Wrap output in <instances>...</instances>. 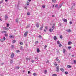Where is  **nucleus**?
<instances>
[{
    "label": "nucleus",
    "instance_id": "36",
    "mask_svg": "<svg viewBox=\"0 0 76 76\" xmlns=\"http://www.w3.org/2000/svg\"><path fill=\"white\" fill-rule=\"evenodd\" d=\"M27 15L29 16V15H30V13L29 12H28L27 13Z\"/></svg>",
    "mask_w": 76,
    "mask_h": 76
},
{
    "label": "nucleus",
    "instance_id": "34",
    "mask_svg": "<svg viewBox=\"0 0 76 76\" xmlns=\"http://www.w3.org/2000/svg\"><path fill=\"white\" fill-rule=\"evenodd\" d=\"M60 38H61V39H62V38H63V36H60Z\"/></svg>",
    "mask_w": 76,
    "mask_h": 76
},
{
    "label": "nucleus",
    "instance_id": "31",
    "mask_svg": "<svg viewBox=\"0 0 76 76\" xmlns=\"http://www.w3.org/2000/svg\"><path fill=\"white\" fill-rule=\"evenodd\" d=\"M38 37L39 38H42V37H41V35H39Z\"/></svg>",
    "mask_w": 76,
    "mask_h": 76
},
{
    "label": "nucleus",
    "instance_id": "37",
    "mask_svg": "<svg viewBox=\"0 0 76 76\" xmlns=\"http://www.w3.org/2000/svg\"><path fill=\"white\" fill-rule=\"evenodd\" d=\"M29 2H27V5L28 6V5H29Z\"/></svg>",
    "mask_w": 76,
    "mask_h": 76
},
{
    "label": "nucleus",
    "instance_id": "5",
    "mask_svg": "<svg viewBox=\"0 0 76 76\" xmlns=\"http://www.w3.org/2000/svg\"><path fill=\"white\" fill-rule=\"evenodd\" d=\"M56 69H57L56 72H58L60 71V69H59L58 66H57L56 67Z\"/></svg>",
    "mask_w": 76,
    "mask_h": 76
},
{
    "label": "nucleus",
    "instance_id": "33",
    "mask_svg": "<svg viewBox=\"0 0 76 76\" xmlns=\"http://www.w3.org/2000/svg\"><path fill=\"white\" fill-rule=\"evenodd\" d=\"M13 44H14V43H15L16 42V40H13Z\"/></svg>",
    "mask_w": 76,
    "mask_h": 76
},
{
    "label": "nucleus",
    "instance_id": "30",
    "mask_svg": "<svg viewBox=\"0 0 76 76\" xmlns=\"http://www.w3.org/2000/svg\"><path fill=\"white\" fill-rule=\"evenodd\" d=\"M20 48V50H22V49H23V47H22V46H21Z\"/></svg>",
    "mask_w": 76,
    "mask_h": 76
},
{
    "label": "nucleus",
    "instance_id": "25",
    "mask_svg": "<svg viewBox=\"0 0 76 76\" xmlns=\"http://www.w3.org/2000/svg\"><path fill=\"white\" fill-rule=\"evenodd\" d=\"M43 26H42L41 27H40V28H39V29L40 30H42V28H43Z\"/></svg>",
    "mask_w": 76,
    "mask_h": 76
},
{
    "label": "nucleus",
    "instance_id": "22",
    "mask_svg": "<svg viewBox=\"0 0 76 76\" xmlns=\"http://www.w3.org/2000/svg\"><path fill=\"white\" fill-rule=\"evenodd\" d=\"M10 38H13V36L11 35L10 36Z\"/></svg>",
    "mask_w": 76,
    "mask_h": 76
},
{
    "label": "nucleus",
    "instance_id": "35",
    "mask_svg": "<svg viewBox=\"0 0 76 76\" xmlns=\"http://www.w3.org/2000/svg\"><path fill=\"white\" fill-rule=\"evenodd\" d=\"M68 48H69V49H70V48H71L72 47L69 46V47H68Z\"/></svg>",
    "mask_w": 76,
    "mask_h": 76
},
{
    "label": "nucleus",
    "instance_id": "50",
    "mask_svg": "<svg viewBox=\"0 0 76 76\" xmlns=\"http://www.w3.org/2000/svg\"><path fill=\"white\" fill-rule=\"evenodd\" d=\"M35 44H37V43H38V41H37L35 42Z\"/></svg>",
    "mask_w": 76,
    "mask_h": 76
},
{
    "label": "nucleus",
    "instance_id": "39",
    "mask_svg": "<svg viewBox=\"0 0 76 76\" xmlns=\"http://www.w3.org/2000/svg\"><path fill=\"white\" fill-rule=\"evenodd\" d=\"M9 24H7V27H9Z\"/></svg>",
    "mask_w": 76,
    "mask_h": 76
},
{
    "label": "nucleus",
    "instance_id": "20",
    "mask_svg": "<svg viewBox=\"0 0 76 76\" xmlns=\"http://www.w3.org/2000/svg\"><path fill=\"white\" fill-rule=\"evenodd\" d=\"M13 60H12L10 61V64H12V63H13Z\"/></svg>",
    "mask_w": 76,
    "mask_h": 76
},
{
    "label": "nucleus",
    "instance_id": "51",
    "mask_svg": "<svg viewBox=\"0 0 76 76\" xmlns=\"http://www.w3.org/2000/svg\"><path fill=\"white\" fill-rule=\"evenodd\" d=\"M45 28L46 29H48V28L47 27V26H46L45 27Z\"/></svg>",
    "mask_w": 76,
    "mask_h": 76
},
{
    "label": "nucleus",
    "instance_id": "44",
    "mask_svg": "<svg viewBox=\"0 0 76 76\" xmlns=\"http://www.w3.org/2000/svg\"><path fill=\"white\" fill-rule=\"evenodd\" d=\"M74 63H75V64H76V60H74Z\"/></svg>",
    "mask_w": 76,
    "mask_h": 76
},
{
    "label": "nucleus",
    "instance_id": "13",
    "mask_svg": "<svg viewBox=\"0 0 76 76\" xmlns=\"http://www.w3.org/2000/svg\"><path fill=\"white\" fill-rule=\"evenodd\" d=\"M2 34H4V33H7V31H2L1 32Z\"/></svg>",
    "mask_w": 76,
    "mask_h": 76
},
{
    "label": "nucleus",
    "instance_id": "45",
    "mask_svg": "<svg viewBox=\"0 0 76 76\" xmlns=\"http://www.w3.org/2000/svg\"><path fill=\"white\" fill-rule=\"evenodd\" d=\"M57 6H58V4H56V5L55 6V7H57Z\"/></svg>",
    "mask_w": 76,
    "mask_h": 76
},
{
    "label": "nucleus",
    "instance_id": "9",
    "mask_svg": "<svg viewBox=\"0 0 76 76\" xmlns=\"http://www.w3.org/2000/svg\"><path fill=\"white\" fill-rule=\"evenodd\" d=\"M66 31L67 32H71V30L69 29H68L67 30H66Z\"/></svg>",
    "mask_w": 76,
    "mask_h": 76
},
{
    "label": "nucleus",
    "instance_id": "32",
    "mask_svg": "<svg viewBox=\"0 0 76 76\" xmlns=\"http://www.w3.org/2000/svg\"><path fill=\"white\" fill-rule=\"evenodd\" d=\"M47 72V70H45V74H46Z\"/></svg>",
    "mask_w": 76,
    "mask_h": 76
},
{
    "label": "nucleus",
    "instance_id": "7",
    "mask_svg": "<svg viewBox=\"0 0 76 76\" xmlns=\"http://www.w3.org/2000/svg\"><path fill=\"white\" fill-rule=\"evenodd\" d=\"M5 19L6 20H7V19L8 18V17H7V15H5Z\"/></svg>",
    "mask_w": 76,
    "mask_h": 76
},
{
    "label": "nucleus",
    "instance_id": "62",
    "mask_svg": "<svg viewBox=\"0 0 76 76\" xmlns=\"http://www.w3.org/2000/svg\"><path fill=\"white\" fill-rule=\"evenodd\" d=\"M46 30H44V32H46Z\"/></svg>",
    "mask_w": 76,
    "mask_h": 76
},
{
    "label": "nucleus",
    "instance_id": "1",
    "mask_svg": "<svg viewBox=\"0 0 76 76\" xmlns=\"http://www.w3.org/2000/svg\"><path fill=\"white\" fill-rule=\"evenodd\" d=\"M5 40L6 38H5V37H4L3 39H0V41H1V42H3V41H4Z\"/></svg>",
    "mask_w": 76,
    "mask_h": 76
},
{
    "label": "nucleus",
    "instance_id": "42",
    "mask_svg": "<svg viewBox=\"0 0 76 76\" xmlns=\"http://www.w3.org/2000/svg\"><path fill=\"white\" fill-rule=\"evenodd\" d=\"M29 28V26H27L26 27V28Z\"/></svg>",
    "mask_w": 76,
    "mask_h": 76
},
{
    "label": "nucleus",
    "instance_id": "55",
    "mask_svg": "<svg viewBox=\"0 0 76 76\" xmlns=\"http://www.w3.org/2000/svg\"><path fill=\"white\" fill-rule=\"evenodd\" d=\"M25 9H27V7H24Z\"/></svg>",
    "mask_w": 76,
    "mask_h": 76
},
{
    "label": "nucleus",
    "instance_id": "52",
    "mask_svg": "<svg viewBox=\"0 0 76 76\" xmlns=\"http://www.w3.org/2000/svg\"><path fill=\"white\" fill-rule=\"evenodd\" d=\"M52 28L53 29H54V28H55L54 26H53Z\"/></svg>",
    "mask_w": 76,
    "mask_h": 76
},
{
    "label": "nucleus",
    "instance_id": "53",
    "mask_svg": "<svg viewBox=\"0 0 76 76\" xmlns=\"http://www.w3.org/2000/svg\"><path fill=\"white\" fill-rule=\"evenodd\" d=\"M11 47H12V48H14V46L13 45H12V46H11Z\"/></svg>",
    "mask_w": 76,
    "mask_h": 76
},
{
    "label": "nucleus",
    "instance_id": "60",
    "mask_svg": "<svg viewBox=\"0 0 76 76\" xmlns=\"http://www.w3.org/2000/svg\"><path fill=\"white\" fill-rule=\"evenodd\" d=\"M56 26V24H53V26Z\"/></svg>",
    "mask_w": 76,
    "mask_h": 76
},
{
    "label": "nucleus",
    "instance_id": "15",
    "mask_svg": "<svg viewBox=\"0 0 76 76\" xmlns=\"http://www.w3.org/2000/svg\"><path fill=\"white\" fill-rule=\"evenodd\" d=\"M40 52V51L39 50V48H37V53H39Z\"/></svg>",
    "mask_w": 76,
    "mask_h": 76
},
{
    "label": "nucleus",
    "instance_id": "41",
    "mask_svg": "<svg viewBox=\"0 0 76 76\" xmlns=\"http://www.w3.org/2000/svg\"><path fill=\"white\" fill-rule=\"evenodd\" d=\"M17 51V53H19V52H20V51H19V50H17L16 51Z\"/></svg>",
    "mask_w": 76,
    "mask_h": 76
},
{
    "label": "nucleus",
    "instance_id": "29",
    "mask_svg": "<svg viewBox=\"0 0 76 76\" xmlns=\"http://www.w3.org/2000/svg\"><path fill=\"white\" fill-rule=\"evenodd\" d=\"M20 44L21 45H23V43L22 42H20Z\"/></svg>",
    "mask_w": 76,
    "mask_h": 76
},
{
    "label": "nucleus",
    "instance_id": "26",
    "mask_svg": "<svg viewBox=\"0 0 76 76\" xmlns=\"http://www.w3.org/2000/svg\"><path fill=\"white\" fill-rule=\"evenodd\" d=\"M56 61H58V57L56 58Z\"/></svg>",
    "mask_w": 76,
    "mask_h": 76
},
{
    "label": "nucleus",
    "instance_id": "4",
    "mask_svg": "<svg viewBox=\"0 0 76 76\" xmlns=\"http://www.w3.org/2000/svg\"><path fill=\"white\" fill-rule=\"evenodd\" d=\"M3 29L4 30H7V31H9V28H6V27H3Z\"/></svg>",
    "mask_w": 76,
    "mask_h": 76
},
{
    "label": "nucleus",
    "instance_id": "54",
    "mask_svg": "<svg viewBox=\"0 0 76 76\" xmlns=\"http://www.w3.org/2000/svg\"><path fill=\"white\" fill-rule=\"evenodd\" d=\"M54 65L55 66H57V64H54Z\"/></svg>",
    "mask_w": 76,
    "mask_h": 76
},
{
    "label": "nucleus",
    "instance_id": "64",
    "mask_svg": "<svg viewBox=\"0 0 76 76\" xmlns=\"http://www.w3.org/2000/svg\"><path fill=\"white\" fill-rule=\"evenodd\" d=\"M28 0V1H31V0Z\"/></svg>",
    "mask_w": 76,
    "mask_h": 76
},
{
    "label": "nucleus",
    "instance_id": "27",
    "mask_svg": "<svg viewBox=\"0 0 76 76\" xmlns=\"http://www.w3.org/2000/svg\"><path fill=\"white\" fill-rule=\"evenodd\" d=\"M52 76H57V74H53Z\"/></svg>",
    "mask_w": 76,
    "mask_h": 76
},
{
    "label": "nucleus",
    "instance_id": "56",
    "mask_svg": "<svg viewBox=\"0 0 76 76\" xmlns=\"http://www.w3.org/2000/svg\"><path fill=\"white\" fill-rule=\"evenodd\" d=\"M31 73V72H30V71H28V74H29V73Z\"/></svg>",
    "mask_w": 76,
    "mask_h": 76
},
{
    "label": "nucleus",
    "instance_id": "23",
    "mask_svg": "<svg viewBox=\"0 0 76 76\" xmlns=\"http://www.w3.org/2000/svg\"><path fill=\"white\" fill-rule=\"evenodd\" d=\"M33 75H34V76H37V74H36L35 73H34L33 74Z\"/></svg>",
    "mask_w": 76,
    "mask_h": 76
},
{
    "label": "nucleus",
    "instance_id": "58",
    "mask_svg": "<svg viewBox=\"0 0 76 76\" xmlns=\"http://www.w3.org/2000/svg\"><path fill=\"white\" fill-rule=\"evenodd\" d=\"M8 0H5V1H6V2H7V1H8Z\"/></svg>",
    "mask_w": 76,
    "mask_h": 76
},
{
    "label": "nucleus",
    "instance_id": "48",
    "mask_svg": "<svg viewBox=\"0 0 76 76\" xmlns=\"http://www.w3.org/2000/svg\"><path fill=\"white\" fill-rule=\"evenodd\" d=\"M3 1L2 0V1H1V2H0V4H1V3H3Z\"/></svg>",
    "mask_w": 76,
    "mask_h": 76
},
{
    "label": "nucleus",
    "instance_id": "12",
    "mask_svg": "<svg viewBox=\"0 0 76 76\" xmlns=\"http://www.w3.org/2000/svg\"><path fill=\"white\" fill-rule=\"evenodd\" d=\"M36 27H37V28H39V24L37 23L36 25Z\"/></svg>",
    "mask_w": 76,
    "mask_h": 76
},
{
    "label": "nucleus",
    "instance_id": "11",
    "mask_svg": "<svg viewBox=\"0 0 76 76\" xmlns=\"http://www.w3.org/2000/svg\"><path fill=\"white\" fill-rule=\"evenodd\" d=\"M66 49H63V52L64 53H65V52L66 51Z\"/></svg>",
    "mask_w": 76,
    "mask_h": 76
},
{
    "label": "nucleus",
    "instance_id": "63",
    "mask_svg": "<svg viewBox=\"0 0 76 76\" xmlns=\"http://www.w3.org/2000/svg\"><path fill=\"white\" fill-rule=\"evenodd\" d=\"M54 7V5H53V7Z\"/></svg>",
    "mask_w": 76,
    "mask_h": 76
},
{
    "label": "nucleus",
    "instance_id": "10",
    "mask_svg": "<svg viewBox=\"0 0 76 76\" xmlns=\"http://www.w3.org/2000/svg\"><path fill=\"white\" fill-rule=\"evenodd\" d=\"M60 70H61V71H62V72H64V69L61 68H60Z\"/></svg>",
    "mask_w": 76,
    "mask_h": 76
},
{
    "label": "nucleus",
    "instance_id": "16",
    "mask_svg": "<svg viewBox=\"0 0 76 76\" xmlns=\"http://www.w3.org/2000/svg\"><path fill=\"white\" fill-rule=\"evenodd\" d=\"M15 20H16V22H17V23L18 22V21H19V18H17Z\"/></svg>",
    "mask_w": 76,
    "mask_h": 76
},
{
    "label": "nucleus",
    "instance_id": "18",
    "mask_svg": "<svg viewBox=\"0 0 76 76\" xmlns=\"http://www.w3.org/2000/svg\"><path fill=\"white\" fill-rule=\"evenodd\" d=\"M67 67H68V68H71V67H72V66L69 65H68L67 66Z\"/></svg>",
    "mask_w": 76,
    "mask_h": 76
},
{
    "label": "nucleus",
    "instance_id": "6",
    "mask_svg": "<svg viewBox=\"0 0 76 76\" xmlns=\"http://www.w3.org/2000/svg\"><path fill=\"white\" fill-rule=\"evenodd\" d=\"M63 21H64V22H67V20L65 18L63 19Z\"/></svg>",
    "mask_w": 76,
    "mask_h": 76
},
{
    "label": "nucleus",
    "instance_id": "49",
    "mask_svg": "<svg viewBox=\"0 0 76 76\" xmlns=\"http://www.w3.org/2000/svg\"><path fill=\"white\" fill-rule=\"evenodd\" d=\"M49 63V61L48 60L46 62V63Z\"/></svg>",
    "mask_w": 76,
    "mask_h": 76
},
{
    "label": "nucleus",
    "instance_id": "38",
    "mask_svg": "<svg viewBox=\"0 0 76 76\" xmlns=\"http://www.w3.org/2000/svg\"><path fill=\"white\" fill-rule=\"evenodd\" d=\"M61 46H62V45H61V44H60L59 45V47H61Z\"/></svg>",
    "mask_w": 76,
    "mask_h": 76
},
{
    "label": "nucleus",
    "instance_id": "19",
    "mask_svg": "<svg viewBox=\"0 0 76 76\" xmlns=\"http://www.w3.org/2000/svg\"><path fill=\"white\" fill-rule=\"evenodd\" d=\"M53 31V29L52 28H50L49 29V30L50 32H52Z\"/></svg>",
    "mask_w": 76,
    "mask_h": 76
},
{
    "label": "nucleus",
    "instance_id": "61",
    "mask_svg": "<svg viewBox=\"0 0 76 76\" xmlns=\"http://www.w3.org/2000/svg\"><path fill=\"white\" fill-rule=\"evenodd\" d=\"M26 46H28V44H26Z\"/></svg>",
    "mask_w": 76,
    "mask_h": 76
},
{
    "label": "nucleus",
    "instance_id": "3",
    "mask_svg": "<svg viewBox=\"0 0 76 76\" xmlns=\"http://www.w3.org/2000/svg\"><path fill=\"white\" fill-rule=\"evenodd\" d=\"M28 31H26L24 33L25 37H26L27 36V34H28Z\"/></svg>",
    "mask_w": 76,
    "mask_h": 76
},
{
    "label": "nucleus",
    "instance_id": "14",
    "mask_svg": "<svg viewBox=\"0 0 76 76\" xmlns=\"http://www.w3.org/2000/svg\"><path fill=\"white\" fill-rule=\"evenodd\" d=\"M52 1L54 3H56L57 2L56 0H52Z\"/></svg>",
    "mask_w": 76,
    "mask_h": 76
},
{
    "label": "nucleus",
    "instance_id": "46",
    "mask_svg": "<svg viewBox=\"0 0 76 76\" xmlns=\"http://www.w3.org/2000/svg\"><path fill=\"white\" fill-rule=\"evenodd\" d=\"M47 45H46L45 46V48H47Z\"/></svg>",
    "mask_w": 76,
    "mask_h": 76
},
{
    "label": "nucleus",
    "instance_id": "40",
    "mask_svg": "<svg viewBox=\"0 0 76 76\" xmlns=\"http://www.w3.org/2000/svg\"><path fill=\"white\" fill-rule=\"evenodd\" d=\"M42 7L43 8H45V5H43Z\"/></svg>",
    "mask_w": 76,
    "mask_h": 76
},
{
    "label": "nucleus",
    "instance_id": "21",
    "mask_svg": "<svg viewBox=\"0 0 76 76\" xmlns=\"http://www.w3.org/2000/svg\"><path fill=\"white\" fill-rule=\"evenodd\" d=\"M65 75H68V74H69V72H65Z\"/></svg>",
    "mask_w": 76,
    "mask_h": 76
},
{
    "label": "nucleus",
    "instance_id": "2",
    "mask_svg": "<svg viewBox=\"0 0 76 76\" xmlns=\"http://www.w3.org/2000/svg\"><path fill=\"white\" fill-rule=\"evenodd\" d=\"M14 56H15V54H14V53H12V54L11 55V58H13V57H14Z\"/></svg>",
    "mask_w": 76,
    "mask_h": 76
},
{
    "label": "nucleus",
    "instance_id": "43",
    "mask_svg": "<svg viewBox=\"0 0 76 76\" xmlns=\"http://www.w3.org/2000/svg\"><path fill=\"white\" fill-rule=\"evenodd\" d=\"M69 23H70V25H72V22H69Z\"/></svg>",
    "mask_w": 76,
    "mask_h": 76
},
{
    "label": "nucleus",
    "instance_id": "17",
    "mask_svg": "<svg viewBox=\"0 0 76 76\" xmlns=\"http://www.w3.org/2000/svg\"><path fill=\"white\" fill-rule=\"evenodd\" d=\"M54 39L55 41H56V40H57V37H56V36H54Z\"/></svg>",
    "mask_w": 76,
    "mask_h": 76
},
{
    "label": "nucleus",
    "instance_id": "59",
    "mask_svg": "<svg viewBox=\"0 0 76 76\" xmlns=\"http://www.w3.org/2000/svg\"><path fill=\"white\" fill-rule=\"evenodd\" d=\"M19 68H20V67L19 66H18V67H17V69H19Z\"/></svg>",
    "mask_w": 76,
    "mask_h": 76
},
{
    "label": "nucleus",
    "instance_id": "24",
    "mask_svg": "<svg viewBox=\"0 0 76 76\" xmlns=\"http://www.w3.org/2000/svg\"><path fill=\"white\" fill-rule=\"evenodd\" d=\"M4 35L6 37H8V34H4Z\"/></svg>",
    "mask_w": 76,
    "mask_h": 76
},
{
    "label": "nucleus",
    "instance_id": "28",
    "mask_svg": "<svg viewBox=\"0 0 76 76\" xmlns=\"http://www.w3.org/2000/svg\"><path fill=\"white\" fill-rule=\"evenodd\" d=\"M57 43L58 44H60V42L59 41H57Z\"/></svg>",
    "mask_w": 76,
    "mask_h": 76
},
{
    "label": "nucleus",
    "instance_id": "47",
    "mask_svg": "<svg viewBox=\"0 0 76 76\" xmlns=\"http://www.w3.org/2000/svg\"><path fill=\"white\" fill-rule=\"evenodd\" d=\"M31 62L32 63H34V60H32Z\"/></svg>",
    "mask_w": 76,
    "mask_h": 76
},
{
    "label": "nucleus",
    "instance_id": "57",
    "mask_svg": "<svg viewBox=\"0 0 76 76\" xmlns=\"http://www.w3.org/2000/svg\"><path fill=\"white\" fill-rule=\"evenodd\" d=\"M28 60H30L31 59L30 58H28Z\"/></svg>",
    "mask_w": 76,
    "mask_h": 76
},
{
    "label": "nucleus",
    "instance_id": "8",
    "mask_svg": "<svg viewBox=\"0 0 76 76\" xmlns=\"http://www.w3.org/2000/svg\"><path fill=\"white\" fill-rule=\"evenodd\" d=\"M72 42H69L68 43V44L69 45H70L71 44H72Z\"/></svg>",
    "mask_w": 76,
    "mask_h": 76
}]
</instances>
